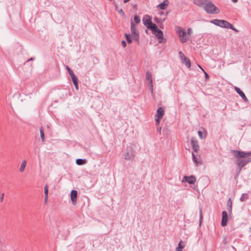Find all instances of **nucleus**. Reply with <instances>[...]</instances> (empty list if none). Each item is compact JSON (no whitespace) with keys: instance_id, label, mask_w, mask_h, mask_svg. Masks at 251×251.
Instances as JSON below:
<instances>
[{"instance_id":"34","label":"nucleus","mask_w":251,"mask_h":251,"mask_svg":"<svg viewBox=\"0 0 251 251\" xmlns=\"http://www.w3.org/2000/svg\"><path fill=\"white\" fill-rule=\"evenodd\" d=\"M148 85L149 87V89L150 92L152 93L153 92V83H151V84H148Z\"/></svg>"},{"instance_id":"11","label":"nucleus","mask_w":251,"mask_h":251,"mask_svg":"<svg viewBox=\"0 0 251 251\" xmlns=\"http://www.w3.org/2000/svg\"><path fill=\"white\" fill-rule=\"evenodd\" d=\"M191 144L192 149L195 152H198L199 150V146L198 141L195 137H192L191 139Z\"/></svg>"},{"instance_id":"36","label":"nucleus","mask_w":251,"mask_h":251,"mask_svg":"<svg viewBox=\"0 0 251 251\" xmlns=\"http://www.w3.org/2000/svg\"><path fill=\"white\" fill-rule=\"evenodd\" d=\"M186 33H187V34H188V36L189 37L190 35L192 33V29H191V28H188Z\"/></svg>"},{"instance_id":"24","label":"nucleus","mask_w":251,"mask_h":251,"mask_svg":"<svg viewBox=\"0 0 251 251\" xmlns=\"http://www.w3.org/2000/svg\"><path fill=\"white\" fill-rule=\"evenodd\" d=\"M40 136H41V138L42 141L43 142H44L45 141V134H44V129H43V127H41L40 128Z\"/></svg>"},{"instance_id":"48","label":"nucleus","mask_w":251,"mask_h":251,"mask_svg":"<svg viewBox=\"0 0 251 251\" xmlns=\"http://www.w3.org/2000/svg\"><path fill=\"white\" fill-rule=\"evenodd\" d=\"M165 18H164V19H163V21H165Z\"/></svg>"},{"instance_id":"17","label":"nucleus","mask_w":251,"mask_h":251,"mask_svg":"<svg viewBox=\"0 0 251 251\" xmlns=\"http://www.w3.org/2000/svg\"><path fill=\"white\" fill-rule=\"evenodd\" d=\"M146 79L147 80V84H151V83H153L152 75L149 71H147L146 73Z\"/></svg>"},{"instance_id":"8","label":"nucleus","mask_w":251,"mask_h":251,"mask_svg":"<svg viewBox=\"0 0 251 251\" xmlns=\"http://www.w3.org/2000/svg\"><path fill=\"white\" fill-rule=\"evenodd\" d=\"M134 151L131 148H127L124 153V158L126 160H132L134 158Z\"/></svg>"},{"instance_id":"3","label":"nucleus","mask_w":251,"mask_h":251,"mask_svg":"<svg viewBox=\"0 0 251 251\" xmlns=\"http://www.w3.org/2000/svg\"><path fill=\"white\" fill-rule=\"evenodd\" d=\"M204 9L206 13L209 14H218L220 12V9L213 3L209 1H207L206 4L204 5Z\"/></svg>"},{"instance_id":"33","label":"nucleus","mask_w":251,"mask_h":251,"mask_svg":"<svg viewBox=\"0 0 251 251\" xmlns=\"http://www.w3.org/2000/svg\"><path fill=\"white\" fill-rule=\"evenodd\" d=\"M72 81L75 86L78 85V80L77 77L73 79Z\"/></svg>"},{"instance_id":"27","label":"nucleus","mask_w":251,"mask_h":251,"mask_svg":"<svg viewBox=\"0 0 251 251\" xmlns=\"http://www.w3.org/2000/svg\"><path fill=\"white\" fill-rule=\"evenodd\" d=\"M197 64L198 66L200 68H201L202 70V71L204 72V75H205V80L207 81L209 79V77L208 74L204 71V70L201 67V66L199 64Z\"/></svg>"},{"instance_id":"10","label":"nucleus","mask_w":251,"mask_h":251,"mask_svg":"<svg viewBox=\"0 0 251 251\" xmlns=\"http://www.w3.org/2000/svg\"><path fill=\"white\" fill-rule=\"evenodd\" d=\"M186 181L190 184H193L196 181V178L194 176H184L183 177L182 181Z\"/></svg>"},{"instance_id":"2","label":"nucleus","mask_w":251,"mask_h":251,"mask_svg":"<svg viewBox=\"0 0 251 251\" xmlns=\"http://www.w3.org/2000/svg\"><path fill=\"white\" fill-rule=\"evenodd\" d=\"M126 39L128 43L130 44L132 43L131 36L132 39L136 41H138L139 39V35L137 31L135 24L132 21L131 23V35L129 34H125Z\"/></svg>"},{"instance_id":"39","label":"nucleus","mask_w":251,"mask_h":251,"mask_svg":"<svg viewBox=\"0 0 251 251\" xmlns=\"http://www.w3.org/2000/svg\"><path fill=\"white\" fill-rule=\"evenodd\" d=\"M122 46L124 47V48H125L126 46V42L125 41H122Z\"/></svg>"},{"instance_id":"1","label":"nucleus","mask_w":251,"mask_h":251,"mask_svg":"<svg viewBox=\"0 0 251 251\" xmlns=\"http://www.w3.org/2000/svg\"><path fill=\"white\" fill-rule=\"evenodd\" d=\"M231 153L233 156L236 158L234 163L236 165L239 171L235 177L237 176L240 174L242 168L251 162V151L245 152L239 150H231Z\"/></svg>"},{"instance_id":"45","label":"nucleus","mask_w":251,"mask_h":251,"mask_svg":"<svg viewBox=\"0 0 251 251\" xmlns=\"http://www.w3.org/2000/svg\"><path fill=\"white\" fill-rule=\"evenodd\" d=\"M231 0L234 3H236L238 1V0Z\"/></svg>"},{"instance_id":"44","label":"nucleus","mask_w":251,"mask_h":251,"mask_svg":"<svg viewBox=\"0 0 251 251\" xmlns=\"http://www.w3.org/2000/svg\"><path fill=\"white\" fill-rule=\"evenodd\" d=\"M75 88L76 90H78V89H79L78 85L75 86Z\"/></svg>"},{"instance_id":"30","label":"nucleus","mask_w":251,"mask_h":251,"mask_svg":"<svg viewBox=\"0 0 251 251\" xmlns=\"http://www.w3.org/2000/svg\"><path fill=\"white\" fill-rule=\"evenodd\" d=\"M134 21L136 24H139L140 22V17L137 15L134 17Z\"/></svg>"},{"instance_id":"7","label":"nucleus","mask_w":251,"mask_h":251,"mask_svg":"<svg viewBox=\"0 0 251 251\" xmlns=\"http://www.w3.org/2000/svg\"><path fill=\"white\" fill-rule=\"evenodd\" d=\"M151 30L152 31V33L155 36L156 38L158 40V42L159 43H163V41L165 40L163 36V32L158 28L157 25H156L155 29H151Z\"/></svg>"},{"instance_id":"9","label":"nucleus","mask_w":251,"mask_h":251,"mask_svg":"<svg viewBox=\"0 0 251 251\" xmlns=\"http://www.w3.org/2000/svg\"><path fill=\"white\" fill-rule=\"evenodd\" d=\"M228 223V214L226 211H223L222 213L221 225L222 227H225Z\"/></svg>"},{"instance_id":"22","label":"nucleus","mask_w":251,"mask_h":251,"mask_svg":"<svg viewBox=\"0 0 251 251\" xmlns=\"http://www.w3.org/2000/svg\"><path fill=\"white\" fill-rule=\"evenodd\" d=\"M87 160L86 159H77L75 161L76 164L78 165H83L86 164Z\"/></svg>"},{"instance_id":"16","label":"nucleus","mask_w":251,"mask_h":251,"mask_svg":"<svg viewBox=\"0 0 251 251\" xmlns=\"http://www.w3.org/2000/svg\"><path fill=\"white\" fill-rule=\"evenodd\" d=\"M232 202L231 198L228 199L227 201L226 204V209L228 211V212L230 215L232 213Z\"/></svg>"},{"instance_id":"41","label":"nucleus","mask_w":251,"mask_h":251,"mask_svg":"<svg viewBox=\"0 0 251 251\" xmlns=\"http://www.w3.org/2000/svg\"><path fill=\"white\" fill-rule=\"evenodd\" d=\"M48 200V196H45V199H44V202L45 203H47Z\"/></svg>"},{"instance_id":"19","label":"nucleus","mask_w":251,"mask_h":251,"mask_svg":"<svg viewBox=\"0 0 251 251\" xmlns=\"http://www.w3.org/2000/svg\"><path fill=\"white\" fill-rule=\"evenodd\" d=\"M207 1L205 0H195L194 3L204 8V5L206 4V3H207Z\"/></svg>"},{"instance_id":"26","label":"nucleus","mask_w":251,"mask_h":251,"mask_svg":"<svg viewBox=\"0 0 251 251\" xmlns=\"http://www.w3.org/2000/svg\"><path fill=\"white\" fill-rule=\"evenodd\" d=\"M185 247V243L183 242L182 240H181L178 244L177 247L176 249H183Z\"/></svg>"},{"instance_id":"5","label":"nucleus","mask_w":251,"mask_h":251,"mask_svg":"<svg viewBox=\"0 0 251 251\" xmlns=\"http://www.w3.org/2000/svg\"><path fill=\"white\" fill-rule=\"evenodd\" d=\"M210 23L223 28H228L231 27V24L226 21L223 20L214 19Z\"/></svg>"},{"instance_id":"18","label":"nucleus","mask_w":251,"mask_h":251,"mask_svg":"<svg viewBox=\"0 0 251 251\" xmlns=\"http://www.w3.org/2000/svg\"><path fill=\"white\" fill-rule=\"evenodd\" d=\"M179 55L183 63H191L189 59L181 51H179Z\"/></svg>"},{"instance_id":"4","label":"nucleus","mask_w":251,"mask_h":251,"mask_svg":"<svg viewBox=\"0 0 251 251\" xmlns=\"http://www.w3.org/2000/svg\"><path fill=\"white\" fill-rule=\"evenodd\" d=\"M176 31L178 35L180 42L182 43L186 42L189 37L185 30L181 27L176 26Z\"/></svg>"},{"instance_id":"37","label":"nucleus","mask_w":251,"mask_h":251,"mask_svg":"<svg viewBox=\"0 0 251 251\" xmlns=\"http://www.w3.org/2000/svg\"><path fill=\"white\" fill-rule=\"evenodd\" d=\"M161 127L160 126H157V128H156V130L160 134H161Z\"/></svg>"},{"instance_id":"42","label":"nucleus","mask_w":251,"mask_h":251,"mask_svg":"<svg viewBox=\"0 0 251 251\" xmlns=\"http://www.w3.org/2000/svg\"><path fill=\"white\" fill-rule=\"evenodd\" d=\"M188 69H190L191 64H184Z\"/></svg>"},{"instance_id":"15","label":"nucleus","mask_w":251,"mask_h":251,"mask_svg":"<svg viewBox=\"0 0 251 251\" xmlns=\"http://www.w3.org/2000/svg\"><path fill=\"white\" fill-rule=\"evenodd\" d=\"M169 2L168 0H164L162 2L157 6V8L160 10H165L169 5Z\"/></svg>"},{"instance_id":"23","label":"nucleus","mask_w":251,"mask_h":251,"mask_svg":"<svg viewBox=\"0 0 251 251\" xmlns=\"http://www.w3.org/2000/svg\"><path fill=\"white\" fill-rule=\"evenodd\" d=\"M26 165V161L25 160H23L22 162V164H21V166L19 169L20 172H23L25 170Z\"/></svg>"},{"instance_id":"14","label":"nucleus","mask_w":251,"mask_h":251,"mask_svg":"<svg viewBox=\"0 0 251 251\" xmlns=\"http://www.w3.org/2000/svg\"><path fill=\"white\" fill-rule=\"evenodd\" d=\"M164 114L165 111L164 108L160 107L157 109L156 114L155 115L154 117L162 119Z\"/></svg>"},{"instance_id":"25","label":"nucleus","mask_w":251,"mask_h":251,"mask_svg":"<svg viewBox=\"0 0 251 251\" xmlns=\"http://www.w3.org/2000/svg\"><path fill=\"white\" fill-rule=\"evenodd\" d=\"M249 199V195L247 193H243L242 194L240 198L241 201H244Z\"/></svg>"},{"instance_id":"13","label":"nucleus","mask_w":251,"mask_h":251,"mask_svg":"<svg viewBox=\"0 0 251 251\" xmlns=\"http://www.w3.org/2000/svg\"><path fill=\"white\" fill-rule=\"evenodd\" d=\"M235 90L237 92L238 94L242 98V99L244 100L245 102H248L249 100L246 97L245 94L238 87H235Z\"/></svg>"},{"instance_id":"31","label":"nucleus","mask_w":251,"mask_h":251,"mask_svg":"<svg viewBox=\"0 0 251 251\" xmlns=\"http://www.w3.org/2000/svg\"><path fill=\"white\" fill-rule=\"evenodd\" d=\"M44 193H45V196H48L49 189H48V185H46L44 186Z\"/></svg>"},{"instance_id":"6","label":"nucleus","mask_w":251,"mask_h":251,"mask_svg":"<svg viewBox=\"0 0 251 251\" xmlns=\"http://www.w3.org/2000/svg\"><path fill=\"white\" fill-rule=\"evenodd\" d=\"M143 21L144 25L150 30L156 28V25L151 22L150 16L146 15L143 17Z\"/></svg>"},{"instance_id":"38","label":"nucleus","mask_w":251,"mask_h":251,"mask_svg":"<svg viewBox=\"0 0 251 251\" xmlns=\"http://www.w3.org/2000/svg\"><path fill=\"white\" fill-rule=\"evenodd\" d=\"M229 28L232 29L233 31H235V32H238V30L237 29H236L235 28H234V27L232 26V25H231V27H229L228 29H229Z\"/></svg>"},{"instance_id":"43","label":"nucleus","mask_w":251,"mask_h":251,"mask_svg":"<svg viewBox=\"0 0 251 251\" xmlns=\"http://www.w3.org/2000/svg\"><path fill=\"white\" fill-rule=\"evenodd\" d=\"M34 58L31 57L30 59H28L27 61L28 62L29 61H33V60H34Z\"/></svg>"},{"instance_id":"29","label":"nucleus","mask_w":251,"mask_h":251,"mask_svg":"<svg viewBox=\"0 0 251 251\" xmlns=\"http://www.w3.org/2000/svg\"><path fill=\"white\" fill-rule=\"evenodd\" d=\"M202 220H203V216L202 214V210H201V209H200V210L199 226H201Z\"/></svg>"},{"instance_id":"21","label":"nucleus","mask_w":251,"mask_h":251,"mask_svg":"<svg viewBox=\"0 0 251 251\" xmlns=\"http://www.w3.org/2000/svg\"><path fill=\"white\" fill-rule=\"evenodd\" d=\"M65 68L67 70L68 73L69 74V75L72 78V80L76 78V77L75 76V75L74 74L73 71L71 69V68L68 66H67V65L65 66Z\"/></svg>"},{"instance_id":"47","label":"nucleus","mask_w":251,"mask_h":251,"mask_svg":"<svg viewBox=\"0 0 251 251\" xmlns=\"http://www.w3.org/2000/svg\"><path fill=\"white\" fill-rule=\"evenodd\" d=\"M159 14H160V15H162V14H163V12H162V11H161V12H159Z\"/></svg>"},{"instance_id":"35","label":"nucleus","mask_w":251,"mask_h":251,"mask_svg":"<svg viewBox=\"0 0 251 251\" xmlns=\"http://www.w3.org/2000/svg\"><path fill=\"white\" fill-rule=\"evenodd\" d=\"M118 12L119 13H120L122 14V15L123 16V17H125V14L124 12V11L123 10V9H120V10H118Z\"/></svg>"},{"instance_id":"28","label":"nucleus","mask_w":251,"mask_h":251,"mask_svg":"<svg viewBox=\"0 0 251 251\" xmlns=\"http://www.w3.org/2000/svg\"><path fill=\"white\" fill-rule=\"evenodd\" d=\"M192 159L194 163L196 164L197 166H198V161L197 158L196 156L194 154L193 152H192Z\"/></svg>"},{"instance_id":"20","label":"nucleus","mask_w":251,"mask_h":251,"mask_svg":"<svg viewBox=\"0 0 251 251\" xmlns=\"http://www.w3.org/2000/svg\"><path fill=\"white\" fill-rule=\"evenodd\" d=\"M201 128L203 130L204 133H203L202 131H201V130H199V131H198V135L199 136V137L201 139H203L206 138V134H207V132H206V131L205 130V129L203 127H202Z\"/></svg>"},{"instance_id":"46","label":"nucleus","mask_w":251,"mask_h":251,"mask_svg":"<svg viewBox=\"0 0 251 251\" xmlns=\"http://www.w3.org/2000/svg\"><path fill=\"white\" fill-rule=\"evenodd\" d=\"M176 251H183L182 249H176Z\"/></svg>"},{"instance_id":"40","label":"nucleus","mask_w":251,"mask_h":251,"mask_svg":"<svg viewBox=\"0 0 251 251\" xmlns=\"http://www.w3.org/2000/svg\"><path fill=\"white\" fill-rule=\"evenodd\" d=\"M4 196V193H2L1 195L0 198V201L1 202H2L3 201Z\"/></svg>"},{"instance_id":"12","label":"nucleus","mask_w":251,"mask_h":251,"mask_svg":"<svg viewBox=\"0 0 251 251\" xmlns=\"http://www.w3.org/2000/svg\"><path fill=\"white\" fill-rule=\"evenodd\" d=\"M70 197L73 204L74 205H75L77 202V191L75 190H72L70 194Z\"/></svg>"},{"instance_id":"32","label":"nucleus","mask_w":251,"mask_h":251,"mask_svg":"<svg viewBox=\"0 0 251 251\" xmlns=\"http://www.w3.org/2000/svg\"><path fill=\"white\" fill-rule=\"evenodd\" d=\"M154 120L155 121V124H156V126H158L160 124V120H161V119H159V118L154 117Z\"/></svg>"}]
</instances>
